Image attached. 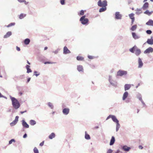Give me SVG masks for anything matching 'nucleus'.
Returning a JSON list of instances; mask_svg holds the SVG:
<instances>
[{"instance_id":"49530a36","label":"nucleus","mask_w":153,"mask_h":153,"mask_svg":"<svg viewBox=\"0 0 153 153\" xmlns=\"http://www.w3.org/2000/svg\"><path fill=\"white\" fill-rule=\"evenodd\" d=\"M60 3L62 5H63L65 4V0H61Z\"/></svg>"},{"instance_id":"72a5a7b5","label":"nucleus","mask_w":153,"mask_h":153,"mask_svg":"<svg viewBox=\"0 0 153 153\" xmlns=\"http://www.w3.org/2000/svg\"><path fill=\"white\" fill-rule=\"evenodd\" d=\"M136 48V46H134L133 48L130 49H129L130 51L132 53H134L135 52V48Z\"/></svg>"},{"instance_id":"7c9ffc66","label":"nucleus","mask_w":153,"mask_h":153,"mask_svg":"<svg viewBox=\"0 0 153 153\" xmlns=\"http://www.w3.org/2000/svg\"><path fill=\"white\" fill-rule=\"evenodd\" d=\"M55 137V134L53 133H52L49 136V138L50 139H52Z\"/></svg>"},{"instance_id":"7ed1b4c3","label":"nucleus","mask_w":153,"mask_h":153,"mask_svg":"<svg viewBox=\"0 0 153 153\" xmlns=\"http://www.w3.org/2000/svg\"><path fill=\"white\" fill-rule=\"evenodd\" d=\"M85 16H82L80 19L79 21L83 25H85L88 23V19L87 18H85Z\"/></svg>"},{"instance_id":"ea45409f","label":"nucleus","mask_w":153,"mask_h":153,"mask_svg":"<svg viewBox=\"0 0 153 153\" xmlns=\"http://www.w3.org/2000/svg\"><path fill=\"white\" fill-rule=\"evenodd\" d=\"M13 142H15V140L14 139H12L11 140H10L9 141V144H12Z\"/></svg>"},{"instance_id":"de8ad7c7","label":"nucleus","mask_w":153,"mask_h":153,"mask_svg":"<svg viewBox=\"0 0 153 153\" xmlns=\"http://www.w3.org/2000/svg\"><path fill=\"white\" fill-rule=\"evenodd\" d=\"M27 73H29L30 72H32V71L30 68L28 69H27Z\"/></svg>"},{"instance_id":"f8f14e48","label":"nucleus","mask_w":153,"mask_h":153,"mask_svg":"<svg viewBox=\"0 0 153 153\" xmlns=\"http://www.w3.org/2000/svg\"><path fill=\"white\" fill-rule=\"evenodd\" d=\"M69 111L68 108H65L63 110L62 112L64 114L67 115L69 113Z\"/></svg>"},{"instance_id":"f3484780","label":"nucleus","mask_w":153,"mask_h":153,"mask_svg":"<svg viewBox=\"0 0 153 153\" xmlns=\"http://www.w3.org/2000/svg\"><path fill=\"white\" fill-rule=\"evenodd\" d=\"M115 140L114 137V136H112L111 137V140L110 143V145H113L115 142Z\"/></svg>"},{"instance_id":"9b49d317","label":"nucleus","mask_w":153,"mask_h":153,"mask_svg":"<svg viewBox=\"0 0 153 153\" xmlns=\"http://www.w3.org/2000/svg\"><path fill=\"white\" fill-rule=\"evenodd\" d=\"M138 67L139 68H141L143 65V63L142 62V61L141 59L139 58L138 59Z\"/></svg>"},{"instance_id":"5701e85b","label":"nucleus","mask_w":153,"mask_h":153,"mask_svg":"<svg viewBox=\"0 0 153 153\" xmlns=\"http://www.w3.org/2000/svg\"><path fill=\"white\" fill-rule=\"evenodd\" d=\"M147 42L149 45H153V39H149L147 41Z\"/></svg>"},{"instance_id":"393cba45","label":"nucleus","mask_w":153,"mask_h":153,"mask_svg":"<svg viewBox=\"0 0 153 153\" xmlns=\"http://www.w3.org/2000/svg\"><path fill=\"white\" fill-rule=\"evenodd\" d=\"M11 35V32L10 31L8 32L4 36V38H5L9 37Z\"/></svg>"},{"instance_id":"f03ea898","label":"nucleus","mask_w":153,"mask_h":153,"mask_svg":"<svg viewBox=\"0 0 153 153\" xmlns=\"http://www.w3.org/2000/svg\"><path fill=\"white\" fill-rule=\"evenodd\" d=\"M98 6L102 7H106L107 5V1L106 0H104L102 2L101 0H99L97 3Z\"/></svg>"},{"instance_id":"58836bf2","label":"nucleus","mask_w":153,"mask_h":153,"mask_svg":"<svg viewBox=\"0 0 153 153\" xmlns=\"http://www.w3.org/2000/svg\"><path fill=\"white\" fill-rule=\"evenodd\" d=\"M116 125V131H117L120 127V125L119 123V122L117 123Z\"/></svg>"},{"instance_id":"c85d7f7f","label":"nucleus","mask_w":153,"mask_h":153,"mask_svg":"<svg viewBox=\"0 0 153 153\" xmlns=\"http://www.w3.org/2000/svg\"><path fill=\"white\" fill-rule=\"evenodd\" d=\"M26 16V14L23 13H21L19 16V18L20 19H22L25 17Z\"/></svg>"},{"instance_id":"79ce46f5","label":"nucleus","mask_w":153,"mask_h":153,"mask_svg":"<svg viewBox=\"0 0 153 153\" xmlns=\"http://www.w3.org/2000/svg\"><path fill=\"white\" fill-rule=\"evenodd\" d=\"M84 11L83 10H81L80 13L79 15H84Z\"/></svg>"},{"instance_id":"0e129e2a","label":"nucleus","mask_w":153,"mask_h":153,"mask_svg":"<svg viewBox=\"0 0 153 153\" xmlns=\"http://www.w3.org/2000/svg\"><path fill=\"white\" fill-rule=\"evenodd\" d=\"M47 49H48V47H46L44 48V50H47Z\"/></svg>"},{"instance_id":"cd10ccee","label":"nucleus","mask_w":153,"mask_h":153,"mask_svg":"<svg viewBox=\"0 0 153 153\" xmlns=\"http://www.w3.org/2000/svg\"><path fill=\"white\" fill-rule=\"evenodd\" d=\"M30 41V40L29 39H26L24 40V43L26 45H28Z\"/></svg>"},{"instance_id":"f704fd0d","label":"nucleus","mask_w":153,"mask_h":153,"mask_svg":"<svg viewBox=\"0 0 153 153\" xmlns=\"http://www.w3.org/2000/svg\"><path fill=\"white\" fill-rule=\"evenodd\" d=\"M106 9V7H102L99 10V12H102L103 11H105Z\"/></svg>"},{"instance_id":"e2e57ef3","label":"nucleus","mask_w":153,"mask_h":153,"mask_svg":"<svg viewBox=\"0 0 153 153\" xmlns=\"http://www.w3.org/2000/svg\"><path fill=\"white\" fill-rule=\"evenodd\" d=\"M19 94L20 95H22V93L21 92H19Z\"/></svg>"},{"instance_id":"3c124183","label":"nucleus","mask_w":153,"mask_h":153,"mask_svg":"<svg viewBox=\"0 0 153 153\" xmlns=\"http://www.w3.org/2000/svg\"><path fill=\"white\" fill-rule=\"evenodd\" d=\"M34 75H36V76H37L39 75V74H37V72L36 71H34Z\"/></svg>"},{"instance_id":"39448f33","label":"nucleus","mask_w":153,"mask_h":153,"mask_svg":"<svg viewBox=\"0 0 153 153\" xmlns=\"http://www.w3.org/2000/svg\"><path fill=\"white\" fill-rule=\"evenodd\" d=\"M112 118V120L114 122H115L116 123H118L119 122L118 120H117V119L116 118V117L114 115H109L107 118L106 120H108L109 118Z\"/></svg>"},{"instance_id":"4c0bfd02","label":"nucleus","mask_w":153,"mask_h":153,"mask_svg":"<svg viewBox=\"0 0 153 153\" xmlns=\"http://www.w3.org/2000/svg\"><path fill=\"white\" fill-rule=\"evenodd\" d=\"M15 23L14 22L11 23L7 26V27H9L12 26H14L15 25Z\"/></svg>"},{"instance_id":"ddd939ff","label":"nucleus","mask_w":153,"mask_h":153,"mask_svg":"<svg viewBox=\"0 0 153 153\" xmlns=\"http://www.w3.org/2000/svg\"><path fill=\"white\" fill-rule=\"evenodd\" d=\"M122 16L120 14L119 12H117L115 13V18L117 19H120L121 18Z\"/></svg>"},{"instance_id":"052dcab7","label":"nucleus","mask_w":153,"mask_h":153,"mask_svg":"<svg viewBox=\"0 0 153 153\" xmlns=\"http://www.w3.org/2000/svg\"><path fill=\"white\" fill-rule=\"evenodd\" d=\"M98 128H99V127L98 126H95L93 128V129H97Z\"/></svg>"},{"instance_id":"8fccbe9b","label":"nucleus","mask_w":153,"mask_h":153,"mask_svg":"<svg viewBox=\"0 0 153 153\" xmlns=\"http://www.w3.org/2000/svg\"><path fill=\"white\" fill-rule=\"evenodd\" d=\"M44 141H43L42 142L40 143L39 145L41 146H42L44 145Z\"/></svg>"},{"instance_id":"bb28decb","label":"nucleus","mask_w":153,"mask_h":153,"mask_svg":"<svg viewBox=\"0 0 153 153\" xmlns=\"http://www.w3.org/2000/svg\"><path fill=\"white\" fill-rule=\"evenodd\" d=\"M76 59L78 61H83L84 60V58L82 56H78L76 57Z\"/></svg>"},{"instance_id":"c756f323","label":"nucleus","mask_w":153,"mask_h":153,"mask_svg":"<svg viewBox=\"0 0 153 153\" xmlns=\"http://www.w3.org/2000/svg\"><path fill=\"white\" fill-rule=\"evenodd\" d=\"M142 12L141 9H137L136 13L137 14H139Z\"/></svg>"},{"instance_id":"6e6552de","label":"nucleus","mask_w":153,"mask_h":153,"mask_svg":"<svg viewBox=\"0 0 153 153\" xmlns=\"http://www.w3.org/2000/svg\"><path fill=\"white\" fill-rule=\"evenodd\" d=\"M132 35L133 38L135 39H139L140 36L135 32H132Z\"/></svg>"},{"instance_id":"e433bc0d","label":"nucleus","mask_w":153,"mask_h":153,"mask_svg":"<svg viewBox=\"0 0 153 153\" xmlns=\"http://www.w3.org/2000/svg\"><path fill=\"white\" fill-rule=\"evenodd\" d=\"M33 151L34 153H39L38 150L36 147H35L33 149Z\"/></svg>"},{"instance_id":"4d7b16f0","label":"nucleus","mask_w":153,"mask_h":153,"mask_svg":"<svg viewBox=\"0 0 153 153\" xmlns=\"http://www.w3.org/2000/svg\"><path fill=\"white\" fill-rule=\"evenodd\" d=\"M139 148L140 149H142L143 148V147L141 145H140L139 146Z\"/></svg>"},{"instance_id":"c03bdc74","label":"nucleus","mask_w":153,"mask_h":153,"mask_svg":"<svg viewBox=\"0 0 153 153\" xmlns=\"http://www.w3.org/2000/svg\"><path fill=\"white\" fill-rule=\"evenodd\" d=\"M88 57L90 59H93L94 58V57L93 56L90 55H88Z\"/></svg>"},{"instance_id":"412c9836","label":"nucleus","mask_w":153,"mask_h":153,"mask_svg":"<svg viewBox=\"0 0 153 153\" xmlns=\"http://www.w3.org/2000/svg\"><path fill=\"white\" fill-rule=\"evenodd\" d=\"M22 124L23 127L25 128H28L29 126L27 123L24 121L23 120Z\"/></svg>"},{"instance_id":"20e7f679","label":"nucleus","mask_w":153,"mask_h":153,"mask_svg":"<svg viewBox=\"0 0 153 153\" xmlns=\"http://www.w3.org/2000/svg\"><path fill=\"white\" fill-rule=\"evenodd\" d=\"M127 72L126 71L119 70L117 73L118 76H122L123 75H125L127 74Z\"/></svg>"},{"instance_id":"f257e3e1","label":"nucleus","mask_w":153,"mask_h":153,"mask_svg":"<svg viewBox=\"0 0 153 153\" xmlns=\"http://www.w3.org/2000/svg\"><path fill=\"white\" fill-rule=\"evenodd\" d=\"M11 99L13 107L16 109L18 108L20 106V104L18 101L13 97H11Z\"/></svg>"},{"instance_id":"603ef678","label":"nucleus","mask_w":153,"mask_h":153,"mask_svg":"<svg viewBox=\"0 0 153 153\" xmlns=\"http://www.w3.org/2000/svg\"><path fill=\"white\" fill-rule=\"evenodd\" d=\"M16 50L18 51H20V48L19 47H18V46H16Z\"/></svg>"},{"instance_id":"5fc2aeb1","label":"nucleus","mask_w":153,"mask_h":153,"mask_svg":"<svg viewBox=\"0 0 153 153\" xmlns=\"http://www.w3.org/2000/svg\"><path fill=\"white\" fill-rule=\"evenodd\" d=\"M30 66L28 65H26V69H28L29 68H30Z\"/></svg>"},{"instance_id":"6e6d98bb","label":"nucleus","mask_w":153,"mask_h":153,"mask_svg":"<svg viewBox=\"0 0 153 153\" xmlns=\"http://www.w3.org/2000/svg\"><path fill=\"white\" fill-rule=\"evenodd\" d=\"M27 111L26 110H25V111H21L20 112V113L22 114H23L24 113H25V112H27Z\"/></svg>"},{"instance_id":"9d476101","label":"nucleus","mask_w":153,"mask_h":153,"mask_svg":"<svg viewBox=\"0 0 153 153\" xmlns=\"http://www.w3.org/2000/svg\"><path fill=\"white\" fill-rule=\"evenodd\" d=\"M153 51V48L151 47H149L144 51V53H150V52H152Z\"/></svg>"},{"instance_id":"a211bd4d","label":"nucleus","mask_w":153,"mask_h":153,"mask_svg":"<svg viewBox=\"0 0 153 153\" xmlns=\"http://www.w3.org/2000/svg\"><path fill=\"white\" fill-rule=\"evenodd\" d=\"M128 95V93L127 92H125L123 94V100H125L126 98L127 97Z\"/></svg>"},{"instance_id":"37998d69","label":"nucleus","mask_w":153,"mask_h":153,"mask_svg":"<svg viewBox=\"0 0 153 153\" xmlns=\"http://www.w3.org/2000/svg\"><path fill=\"white\" fill-rule=\"evenodd\" d=\"M146 32L147 34H150L152 33V31L150 30H147L146 31Z\"/></svg>"},{"instance_id":"69168bd1","label":"nucleus","mask_w":153,"mask_h":153,"mask_svg":"<svg viewBox=\"0 0 153 153\" xmlns=\"http://www.w3.org/2000/svg\"><path fill=\"white\" fill-rule=\"evenodd\" d=\"M27 62L28 64L30 65V63L28 62V60H27Z\"/></svg>"},{"instance_id":"c9c22d12","label":"nucleus","mask_w":153,"mask_h":153,"mask_svg":"<svg viewBox=\"0 0 153 153\" xmlns=\"http://www.w3.org/2000/svg\"><path fill=\"white\" fill-rule=\"evenodd\" d=\"M20 2H24V3L25 4H27L28 2H27L25 0H18Z\"/></svg>"},{"instance_id":"473e14b6","label":"nucleus","mask_w":153,"mask_h":153,"mask_svg":"<svg viewBox=\"0 0 153 153\" xmlns=\"http://www.w3.org/2000/svg\"><path fill=\"white\" fill-rule=\"evenodd\" d=\"M36 123V122L34 120H31L30 121V124L31 125H35Z\"/></svg>"},{"instance_id":"680f3d73","label":"nucleus","mask_w":153,"mask_h":153,"mask_svg":"<svg viewBox=\"0 0 153 153\" xmlns=\"http://www.w3.org/2000/svg\"><path fill=\"white\" fill-rule=\"evenodd\" d=\"M30 78H28L27 79V82H29V81H30Z\"/></svg>"},{"instance_id":"2f4dec72","label":"nucleus","mask_w":153,"mask_h":153,"mask_svg":"<svg viewBox=\"0 0 153 153\" xmlns=\"http://www.w3.org/2000/svg\"><path fill=\"white\" fill-rule=\"evenodd\" d=\"M85 138L87 140H89L90 139V135L87 133L86 131L85 132Z\"/></svg>"},{"instance_id":"774afa93","label":"nucleus","mask_w":153,"mask_h":153,"mask_svg":"<svg viewBox=\"0 0 153 153\" xmlns=\"http://www.w3.org/2000/svg\"><path fill=\"white\" fill-rule=\"evenodd\" d=\"M147 0H144V1H146Z\"/></svg>"},{"instance_id":"0eeeda50","label":"nucleus","mask_w":153,"mask_h":153,"mask_svg":"<svg viewBox=\"0 0 153 153\" xmlns=\"http://www.w3.org/2000/svg\"><path fill=\"white\" fill-rule=\"evenodd\" d=\"M129 16L130 18L131 19V25H132L133 24L135 20L134 14L133 13H131L129 15Z\"/></svg>"},{"instance_id":"338daca9","label":"nucleus","mask_w":153,"mask_h":153,"mask_svg":"<svg viewBox=\"0 0 153 153\" xmlns=\"http://www.w3.org/2000/svg\"><path fill=\"white\" fill-rule=\"evenodd\" d=\"M151 1H153V0H150Z\"/></svg>"},{"instance_id":"1a4fd4ad","label":"nucleus","mask_w":153,"mask_h":153,"mask_svg":"<svg viewBox=\"0 0 153 153\" xmlns=\"http://www.w3.org/2000/svg\"><path fill=\"white\" fill-rule=\"evenodd\" d=\"M71 52L68 49L67 47L65 46L63 48V53L65 54H67L70 53Z\"/></svg>"},{"instance_id":"a19ab883","label":"nucleus","mask_w":153,"mask_h":153,"mask_svg":"<svg viewBox=\"0 0 153 153\" xmlns=\"http://www.w3.org/2000/svg\"><path fill=\"white\" fill-rule=\"evenodd\" d=\"M55 63L54 62H44V64H53Z\"/></svg>"},{"instance_id":"09e8293b","label":"nucleus","mask_w":153,"mask_h":153,"mask_svg":"<svg viewBox=\"0 0 153 153\" xmlns=\"http://www.w3.org/2000/svg\"><path fill=\"white\" fill-rule=\"evenodd\" d=\"M48 105L51 107V108H53V105H52L51 103L50 102H49L48 103Z\"/></svg>"},{"instance_id":"4468645a","label":"nucleus","mask_w":153,"mask_h":153,"mask_svg":"<svg viewBox=\"0 0 153 153\" xmlns=\"http://www.w3.org/2000/svg\"><path fill=\"white\" fill-rule=\"evenodd\" d=\"M141 53L140 50L139 49H138L137 47L135 50V53L137 55H139Z\"/></svg>"},{"instance_id":"423d86ee","label":"nucleus","mask_w":153,"mask_h":153,"mask_svg":"<svg viewBox=\"0 0 153 153\" xmlns=\"http://www.w3.org/2000/svg\"><path fill=\"white\" fill-rule=\"evenodd\" d=\"M19 117L16 116L15 117V120L13 122L10 123V125L11 126H12L15 125L17 122L18 120Z\"/></svg>"},{"instance_id":"864d4df0","label":"nucleus","mask_w":153,"mask_h":153,"mask_svg":"<svg viewBox=\"0 0 153 153\" xmlns=\"http://www.w3.org/2000/svg\"><path fill=\"white\" fill-rule=\"evenodd\" d=\"M135 111H134V112H136L137 113H138L139 111V110L138 109H135Z\"/></svg>"},{"instance_id":"a18cd8bd","label":"nucleus","mask_w":153,"mask_h":153,"mask_svg":"<svg viewBox=\"0 0 153 153\" xmlns=\"http://www.w3.org/2000/svg\"><path fill=\"white\" fill-rule=\"evenodd\" d=\"M112 152L113 151L111 149H110L108 150L107 153H112Z\"/></svg>"},{"instance_id":"a878e982","label":"nucleus","mask_w":153,"mask_h":153,"mask_svg":"<svg viewBox=\"0 0 153 153\" xmlns=\"http://www.w3.org/2000/svg\"><path fill=\"white\" fill-rule=\"evenodd\" d=\"M137 28V25H135L131 27L130 30L132 31H134Z\"/></svg>"},{"instance_id":"bf43d9fd","label":"nucleus","mask_w":153,"mask_h":153,"mask_svg":"<svg viewBox=\"0 0 153 153\" xmlns=\"http://www.w3.org/2000/svg\"><path fill=\"white\" fill-rule=\"evenodd\" d=\"M138 98L139 99V100H140L141 101H142V97H138Z\"/></svg>"},{"instance_id":"aec40b11","label":"nucleus","mask_w":153,"mask_h":153,"mask_svg":"<svg viewBox=\"0 0 153 153\" xmlns=\"http://www.w3.org/2000/svg\"><path fill=\"white\" fill-rule=\"evenodd\" d=\"M130 148L126 146H124L123 147V149L125 151H128L130 149Z\"/></svg>"},{"instance_id":"6ab92c4d","label":"nucleus","mask_w":153,"mask_h":153,"mask_svg":"<svg viewBox=\"0 0 153 153\" xmlns=\"http://www.w3.org/2000/svg\"><path fill=\"white\" fill-rule=\"evenodd\" d=\"M131 87V85L130 84H126L125 85V90L126 91L129 89Z\"/></svg>"},{"instance_id":"2eb2a0df","label":"nucleus","mask_w":153,"mask_h":153,"mask_svg":"<svg viewBox=\"0 0 153 153\" xmlns=\"http://www.w3.org/2000/svg\"><path fill=\"white\" fill-rule=\"evenodd\" d=\"M77 70L79 72L83 71V66L81 65H79L77 66Z\"/></svg>"},{"instance_id":"b1692460","label":"nucleus","mask_w":153,"mask_h":153,"mask_svg":"<svg viewBox=\"0 0 153 153\" xmlns=\"http://www.w3.org/2000/svg\"><path fill=\"white\" fill-rule=\"evenodd\" d=\"M153 11L149 12L148 10H147L144 12V13L148 15V16H150L153 13Z\"/></svg>"},{"instance_id":"4be33fe9","label":"nucleus","mask_w":153,"mask_h":153,"mask_svg":"<svg viewBox=\"0 0 153 153\" xmlns=\"http://www.w3.org/2000/svg\"><path fill=\"white\" fill-rule=\"evenodd\" d=\"M149 7V3L148 2H146L143 5V9L144 10H146Z\"/></svg>"},{"instance_id":"dca6fc26","label":"nucleus","mask_w":153,"mask_h":153,"mask_svg":"<svg viewBox=\"0 0 153 153\" xmlns=\"http://www.w3.org/2000/svg\"><path fill=\"white\" fill-rule=\"evenodd\" d=\"M146 24L148 25L153 26V20L150 19L146 23Z\"/></svg>"},{"instance_id":"13d9d810","label":"nucleus","mask_w":153,"mask_h":153,"mask_svg":"<svg viewBox=\"0 0 153 153\" xmlns=\"http://www.w3.org/2000/svg\"><path fill=\"white\" fill-rule=\"evenodd\" d=\"M27 136V135L26 134H25L23 136V137L24 138H26Z\"/></svg>"}]
</instances>
